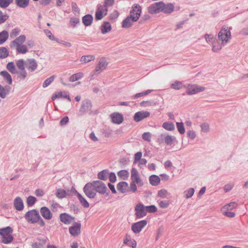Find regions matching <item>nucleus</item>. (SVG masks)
Masks as SVG:
<instances>
[{"label": "nucleus", "instance_id": "f257e3e1", "mask_svg": "<svg viewBox=\"0 0 248 248\" xmlns=\"http://www.w3.org/2000/svg\"><path fill=\"white\" fill-rule=\"evenodd\" d=\"M107 190V187L106 185L99 180L88 183L83 187V191L85 194L90 199L95 198L97 192L101 194H104Z\"/></svg>", "mask_w": 248, "mask_h": 248}, {"label": "nucleus", "instance_id": "f03ea898", "mask_svg": "<svg viewBox=\"0 0 248 248\" xmlns=\"http://www.w3.org/2000/svg\"><path fill=\"white\" fill-rule=\"evenodd\" d=\"M231 27L224 25L217 34V40L213 44L212 50L214 52H219L225 45H227L231 40Z\"/></svg>", "mask_w": 248, "mask_h": 248}, {"label": "nucleus", "instance_id": "7ed1b4c3", "mask_svg": "<svg viewBox=\"0 0 248 248\" xmlns=\"http://www.w3.org/2000/svg\"><path fill=\"white\" fill-rule=\"evenodd\" d=\"M26 40V37L25 35H20L11 42L10 47L15 48L17 53L25 54L28 52L27 46L24 44Z\"/></svg>", "mask_w": 248, "mask_h": 248}, {"label": "nucleus", "instance_id": "20e7f679", "mask_svg": "<svg viewBox=\"0 0 248 248\" xmlns=\"http://www.w3.org/2000/svg\"><path fill=\"white\" fill-rule=\"evenodd\" d=\"M13 229L10 227H7L0 229V234L1 236V242L4 244H9L13 240L12 236Z\"/></svg>", "mask_w": 248, "mask_h": 248}, {"label": "nucleus", "instance_id": "39448f33", "mask_svg": "<svg viewBox=\"0 0 248 248\" xmlns=\"http://www.w3.org/2000/svg\"><path fill=\"white\" fill-rule=\"evenodd\" d=\"M16 64L19 70L18 78L23 80L25 79L28 76L27 72L25 69V61L23 59H19L16 61Z\"/></svg>", "mask_w": 248, "mask_h": 248}, {"label": "nucleus", "instance_id": "423d86ee", "mask_svg": "<svg viewBox=\"0 0 248 248\" xmlns=\"http://www.w3.org/2000/svg\"><path fill=\"white\" fill-rule=\"evenodd\" d=\"M25 218L29 223H35L40 219V216L37 210L33 209L26 213Z\"/></svg>", "mask_w": 248, "mask_h": 248}, {"label": "nucleus", "instance_id": "0eeeda50", "mask_svg": "<svg viewBox=\"0 0 248 248\" xmlns=\"http://www.w3.org/2000/svg\"><path fill=\"white\" fill-rule=\"evenodd\" d=\"M161 12L165 14H171L175 11H179L180 9L179 6L175 7L174 4L171 2L165 3L161 1Z\"/></svg>", "mask_w": 248, "mask_h": 248}, {"label": "nucleus", "instance_id": "6e6552de", "mask_svg": "<svg viewBox=\"0 0 248 248\" xmlns=\"http://www.w3.org/2000/svg\"><path fill=\"white\" fill-rule=\"evenodd\" d=\"M186 93L188 95H193L203 92L205 88L195 84H189L186 86Z\"/></svg>", "mask_w": 248, "mask_h": 248}, {"label": "nucleus", "instance_id": "1a4fd4ad", "mask_svg": "<svg viewBox=\"0 0 248 248\" xmlns=\"http://www.w3.org/2000/svg\"><path fill=\"white\" fill-rule=\"evenodd\" d=\"M157 140L160 143H165L168 145H171L177 141L175 136L167 134H161L159 136Z\"/></svg>", "mask_w": 248, "mask_h": 248}, {"label": "nucleus", "instance_id": "9d476101", "mask_svg": "<svg viewBox=\"0 0 248 248\" xmlns=\"http://www.w3.org/2000/svg\"><path fill=\"white\" fill-rule=\"evenodd\" d=\"M108 62L105 57H101L95 67V70L93 72V75H98L106 69L108 65Z\"/></svg>", "mask_w": 248, "mask_h": 248}, {"label": "nucleus", "instance_id": "9b49d317", "mask_svg": "<svg viewBox=\"0 0 248 248\" xmlns=\"http://www.w3.org/2000/svg\"><path fill=\"white\" fill-rule=\"evenodd\" d=\"M92 108V103L89 100H84L82 101L78 110V115L82 116L90 111Z\"/></svg>", "mask_w": 248, "mask_h": 248}, {"label": "nucleus", "instance_id": "f8f14e48", "mask_svg": "<svg viewBox=\"0 0 248 248\" xmlns=\"http://www.w3.org/2000/svg\"><path fill=\"white\" fill-rule=\"evenodd\" d=\"M108 8L102 5H98L95 14V19L97 21L101 20L108 14Z\"/></svg>", "mask_w": 248, "mask_h": 248}, {"label": "nucleus", "instance_id": "ddd939ff", "mask_svg": "<svg viewBox=\"0 0 248 248\" xmlns=\"http://www.w3.org/2000/svg\"><path fill=\"white\" fill-rule=\"evenodd\" d=\"M141 10V6L137 4H134L131 8L129 16H131L134 20L138 21L140 16Z\"/></svg>", "mask_w": 248, "mask_h": 248}, {"label": "nucleus", "instance_id": "4468645a", "mask_svg": "<svg viewBox=\"0 0 248 248\" xmlns=\"http://www.w3.org/2000/svg\"><path fill=\"white\" fill-rule=\"evenodd\" d=\"M135 210V215L138 218H141L145 217L147 214L145 206L140 203L138 204L136 206Z\"/></svg>", "mask_w": 248, "mask_h": 248}, {"label": "nucleus", "instance_id": "2eb2a0df", "mask_svg": "<svg viewBox=\"0 0 248 248\" xmlns=\"http://www.w3.org/2000/svg\"><path fill=\"white\" fill-rule=\"evenodd\" d=\"M147 224V220H140L133 223L131 226V230L135 233H140L142 231L143 228L146 226Z\"/></svg>", "mask_w": 248, "mask_h": 248}, {"label": "nucleus", "instance_id": "dca6fc26", "mask_svg": "<svg viewBox=\"0 0 248 248\" xmlns=\"http://www.w3.org/2000/svg\"><path fill=\"white\" fill-rule=\"evenodd\" d=\"M81 223L78 222H75L69 228L70 234L74 237L79 235L81 233Z\"/></svg>", "mask_w": 248, "mask_h": 248}, {"label": "nucleus", "instance_id": "f3484780", "mask_svg": "<svg viewBox=\"0 0 248 248\" xmlns=\"http://www.w3.org/2000/svg\"><path fill=\"white\" fill-rule=\"evenodd\" d=\"M161 2H157L151 4L147 8L148 13L151 15H155L161 12Z\"/></svg>", "mask_w": 248, "mask_h": 248}, {"label": "nucleus", "instance_id": "a211bd4d", "mask_svg": "<svg viewBox=\"0 0 248 248\" xmlns=\"http://www.w3.org/2000/svg\"><path fill=\"white\" fill-rule=\"evenodd\" d=\"M131 179L132 182L136 183L139 186H141L143 185V182L140 177L139 173L137 170L135 168H132L131 170Z\"/></svg>", "mask_w": 248, "mask_h": 248}, {"label": "nucleus", "instance_id": "6ab92c4d", "mask_svg": "<svg viewBox=\"0 0 248 248\" xmlns=\"http://www.w3.org/2000/svg\"><path fill=\"white\" fill-rule=\"evenodd\" d=\"M60 219L64 224L69 225L74 222L75 217L67 213H63L60 214Z\"/></svg>", "mask_w": 248, "mask_h": 248}, {"label": "nucleus", "instance_id": "aec40b11", "mask_svg": "<svg viewBox=\"0 0 248 248\" xmlns=\"http://www.w3.org/2000/svg\"><path fill=\"white\" fill-rule=\"evenodd\" d=\"M111 122L115 124H120L124 121L123 114L119 112H113L110 115Z\"/></svg>", "mask_w": 248, "mask_h": 248}, {"label": "nucleus", "instance_id": "412c9836", "mask_svg": "<svg viewBox=\"0 0 248 248\" xmlns=\"http://www.w3.org/2000/svg\"><path fill=\"white\" fill-rule=\"evenodd\" d=\"M26 64L28 71L31 72L35 71L38 67L37 61L33 58L27 59Z\"/></svg>", "mask_w": 248, "mask_h": 248}, {"label": "nucleus", "instance_id": "4be33fe9", "mask_svg": "<svg viewBox=\"0 0 248 248\" xmlns=\"http://www.w3.org/2000/svg\"><path fill=\"white\" fill-rule=\"evenodd\" d=\"M150 113L147 111H140L136 112L134 116V120L136 122L141 121L144 118L148 117Z\"/></svg>", "mask_w": 248, "mask_h": 248}, {"label": "nucleus", "instance_id": "5701e85b", "mask_svg": "<svg viewBox=\"0 0 248 248\" xmlns=\"http://www.w3.org/2000/svg\"><path fill=\"white\" fill-rule=\"evenodd\" d=\"M62 98H67L69 101H71V99L69 96L68 92L65 91L56 92L53 94L52 96V99L53 100Z\"/></svg>", "mask_w": 248, "mask_h": 248}, {"label": "nucleus", "instance_id": "b1692460", "mask_svg": "<svg viewBox=\"0 0 248 248\" xmlns=\"http://www.w3.org/2000/svg\"><path fill=\"white\" fill-rule=\"evenodd\" d=\"M14 206L15 209L17 211H22L23 210L24 205L23 201L19 197H17L14 200Z\"/></svg>", "mask_w": 248, "mask_h": 248}, {"label": "nucleus", "instance_id": "393cba45", "mask_svg": "<svg viewBox=\"0 0 248 248\" xmlns=\"http://www.w3.org/2000/svg\"><path fill=\"white\" fill-rule=\"evenodd\" d=\"M40 213L42 217L46 219L50 220L52 218V215L50 210L46 207H42L40 209Z\"/></svg>", "mask_w": 248, "mask_h": 248}, {"label": "nucleus", "instance_id": "a878e982", "mask_svg": "<svg viewBox=\"0 0 248 248\" xmlns=\"http://www.w3.org/2000/svg\"><path fill=\"white\" fill-rule=\"evenodd\" d=\"M136 21H137L134 20L131 16H129L123 20L122 27L126 29L129 28L133 25L134 22Z\"/></svg>", "mask_w": 248, "mask_h": 248}, {"label": "nucleus", "instance_id": "bb28decb", "mask_svg": "<svg viewBox=\"0 0 248 248\" xmlns=\"http://www.w3.org/2000/svg\"><path fill=\"white\" fill-rule=\"evenodd\" d=\"M124 243L129 247H132V248H136L137 243L134 239H131L130 235L126 234L124 240Z\"/></svg>", "mask_w": 248, "mask_h": 248}, {"label": "nucleus", "instance_id": "cd10ccee", "mask_svg": "<svg viewBox=\"0 0 248 248\" xmlns=\"http://www.w3.org/2000/svg\"><path fill=\"white\" fill-rule=\"evenodd\" d=\"M95 56L93 55H86L82 56L80 59V62L82 64H86L95 60Z\"/></svg>", "mask_w": 248, "mask_h": 248}, {"label": "nucleus", "instance_id": "c85d7f7f", "mask_svg": "<svg viewBox=\"0 0 248 248\" xmlns=\"http://www.w3.org/2000/svg\"><path fill=\"white\" fill-rule=\"evenodd\" d=\"M100 29L101 32L104 34L110 31L112 28L110 24L108 22L105 21L103 22Z\"/></svg>", "mask_w": 248, "mask_h": 248}, {"label": "nucleus", "instance_id": "c756f323", "mask_svg": "<svg viewBox=\"0 0 248 248\" xmlns=\"http://www.w3.org/2000/svg\"><path fill=\"white\" fill-rule=\"evenodd\" d=\"M0 75L2 77L4 80L8 83L9 85H11L12 83V78L10 74L6 71H2L0 72Z\"/></svg>", "mask_w": 248, "mask_h": 248}, {"label": "nucleus", "instance_id": "7c9ffc66", "mask_svg": "<svg viewBox=\"0 0 248 248\" xmlns=\"http://www.w3.org/2000/svg\"><path fill=\"white\" fill-rule=\"evenodd\" d=\"M82 20L85 26H89L93 23V17L91 15L88 14L83 16Z\"/></svg>", "mask_w": 248, "mask_h": 248}, {"label": "nucleus", "instance_id": "2f4dec72", "mask_svg": "<svg viewBox=\"0 0 248 248\" xmlns=\"http://www.w3.org/2000/svg\"><path fill=\"white\" fill-rule=\"evenodd\" d=\"M128 185L125 182H121L117 185V189L122 193H125L127 191Z\"/></svg>", "mask_w": 248, "mask_h": 248}, {"label": "nucleus", "instance_id": "473e14b6", "mask_svg": "<svg viewBox=\"0 0 248 248\" xmlns=\"http://www.w3.org/2000/svg\"><path fill=\"white\" fill-rule=\"evenodd\" d=\"M10 93V87L3 86L0 84V96L2 98H5Z\"/></svg>", "mask_w": 248, "mask_h": 248}, {"label": "nucleus", "instance_id": "72a5a7b5", "mask_svg": "<svg viewBox=\"0 0 248 248\" xmlns=\"http://www.w3.org/2000/svg\"><path fill=\"white\" fill-rule=\"evenodd\" d=\"M7 69L12 74H17L18 75V70L16 68L14 62H9L6 65Z\"/></svg>", "mask_w": 248, "mask_h": 248}, {"label": "nucleus", "instance_id": "f704fd0d", "mask_svg": "<svg viewBox=\"0 0 248 248\" xmlns=\"http://www.w3.org/2000/svg\"><path fill=\"white\" fill-rule=\"evenodd\" d=\"M149 180L151 185L153 186H158L160 182V178L156 175H152L149 177Z\"/></svg>", "mask_w": 248, "mask_h": 248}, {"label": "nucleus", "instance_id": "c9c22d12", "mask_svg": "<svg viewBox=\"0 0 248 248\" xmlns=\"http://www.w3.org/2000/svg\"><path fill=\"white\" fill-rule=\"evenodd\" d=\"M171 88L178 90H180L184 87H186L183 82L175 80L173 83H171L170 85Z\"/></svg>", "mask_w": 248, "mask_h": 248}, {"label": "nucleus", "instance_id": "e433bc0d", "mask_svg": "<svg viewBox=\"0 0 248 248\" xmlns=\"http://www.w3.org/2000/svg\"><path fill=\"white\" fill-rule=\"evenodd\" d=\"M237 206V203L236 202H231L223 206L221 208V211H231L236 208Z\"/></svg>", "mask_w": 248, "mask_h": 248}, {"label": "nucleus", "instance_id": "4c0bfd02", "mask_svg": "<svg viewBox=\"0 0 248 248\" xmlns=\"http://www.w3.org/2000/svg\"><path fill=\"white\" fill-rule=\"evenodd\" d=\"M204 38L205 39L206 43L209 45L212 46L213 47V44L216 42H215V38L213 34H205L204 35Z\"/></svg>", "mask_w": 248, "mask_h": 248}, {"label": "nucleus", "instance_id": "58836bf2", "mask_svg": "<svg viewBox=\"0 0 248 248\" xmlns=\"http://www.w3.org/2000/svg\"><path fill=\"white\" fill-rule=\"evenodd\" d=\"M77 197L79 201L81 204L85 208H88L89 207L90 204L87 201L84 197H83L80 193H78Z\"/></svg>", "mask_w": 248, "mask_h": 248}, {"label": "nucleus", "instance_id": "ea45409f", "mask_svg": "<svg viewBox=\"0 0 248 248\" xmlns=\"http://www.w3.org/2000/svg\"><path fill=\"white\" fill-rule=\"evenodd\" d=\"M9 37L8 32L6 31H3L0 32V45L3 44L6 41Z\"/></svg>", "mask_w": 248, "mask_h": 248}, {"label": "nucleus", "instance_id": "a19ab883", "mask_svg": "<svg viewBox=\"0 0 248 248\" xmlns=\"http://www.w3.org/2000/svg\"><path fill=\"white\" fill-rule=\"evenodd\" d=\"M15 2L18 7L25 8L29 5L30 0H15Z\"/></svg>", "mask_w": 248, "mask_h": 248}, {"label": "nucleus", "instance_id": "79ce46f5", "mask_svg": "<svg viewBox=\"0 0 248 248\" xmlns=\"http://www.w3.org/2000/svg\"><path fill=\"white\" fill-rule=\"evenodd\" d=\"M201 131L204 133H207L210 132V127L209 124L204 122L200 124Z\"/></svg>", "mask_w": 248, "mask_h": 248}, {"label": "nucleus", "instance_id": "37998d69", "mask_svg": "<svg viewBox=\"0 0 248 248\" xmlns=\"http://www.w3.org/2000/svg\"><path fill=\"white\" fill-rule=\"evenodd\" d=\"M109 174V171L107 170H104L100 171L98 174V178L102 180H106L107 179Z\"/></svg>", "mask_w": 248, "mask_h": 248}, {"label": "nucleus", "instance_id": "c03bdc74", "mask_svg": "<svg viewBox=\"0 0 248 248\" xmlns=\"http://www.w3.org/2000/svg\"><path fill=\"white\" fill-rule=\"evenodd\" d=\"M83 77V74L81 72H78L75 74L72 75L69 78V81L71 82H75L80 79Z\"/></svg>", "mask_w": 248, "mask_h": 248}, {"label": "nucleus", "instance_id": "a18cd8bd", "mask_svg": "<svg viewBox=\"0 0 248 248\" xmlns=\"http://www.w3.org/2000/svg\"><path fill=\"white\" fill-rule=\"evenodd\" d=\"M117 174L122 179L126 180L129 177V173L127 170H121L118 171Z\"/></svg>", "mask_w": 248, "mask_h": 248}, {"label": "nucleus", "instance_id": "49530a36", "mask_svg": "<svg viewBox=\"0 0 248 248\" xmlns=\"http://www.w3.org/2000/svg\"><path fill=\"white\" fill-rule=\"evenodd\" d=\"M162 127L167 130L172 131L175 129L174 124L170 122H166L162 124Z\"/></svg>", "mask_w": 248, "mask_h": 248}, {"label": "nucleus", "instance_id": "de8ad7c7", "mask_svg": "<svg viewBox=\"0 0 248 248\" xmlns=\"http://www.w3.org/2000/svg\"><path fill=\"white\" fill-rule=\"evenodd\" d=\"M9 55V51L5 47H0V59H5Z\"/></svg>", "mask_w": 248, "mask_h": 248}, {"label": "nucleus", "instance_id": "09e8293b", "mask_svg": "<svg viewBox=\"0 0 248 248\" xmlns=\"http://www.w3.org/2000/svg\"><path fill=\"white\" fill-rule=\"evenodd\" d=\"M153 91L152 90H148L145 92L139 93L135 94L134 95L131 97L132 99H135L136 98L142 97L144 95H147L148 94L151 93Z\"/></svg>", "mask_w": 248, "mask_h": 248}, {"label": "nucleus", "instance_id": "8fccbe9b", "mask_svg": "<svg viewBox=\"0 0 248 248\" xmlns=\"http://www.w3.org/2000/svg\"><path fill=\"white\" fill-rule=\"evenodd\" d=\"M55 78V76H52L46 78L43 83V87L45 88L48 87L54 81Z\"/></svg>", "mask_w": 248, "mask_h": 248}, {"label": "nucleus", "instance_id": "3c124183", "mask_svg": "<svg viewBox=\"0 0 248 248\" xmlns=\"http://www.w3.org/2000/svg\"><path fill=\"white\" fill-rule=\"evenodd\" d=\"M66 194V191L61 188L58 189L56 193V196L59 199H62L65 197Z\"/></svg>", "mask_w": 248, "mask_h": 248}, {"label": "nucleus", "instance_id": "603ef678", "mask_svg": "<svg viewBox=\"0 0 248 248\" xmlns=\"http://www.w3.org/2000/svg\"><path fill=\"white\" fill-rule=\"evenodd\" d=\"M79 22L80 19L79 18L73 17L70 18L69 25L71 27L74 28Z\"/></svg>", "mask_w": 248, "mask_h": 248}, {"label": "nucleus", "instance_id": "864d4df0", "mask_svg": "<svg viewBox=\"0 0 248 248\" xmlns=\"http://www.w3.org/2000/svg\"><path fill=\"white\" fill-rule=\"evenodd\" d=\"M195 189L193 188H189L184 191L185 196L186 199L191 198L194 195Z\"/></svg>", "mask_w": 248, "mask_h": 248}, {"label": "nucleus", "instance_id": "5fc2aeb1", "mask_svg": "<svg viewBox=\"0 0 248 248\" xmlns=\"http://www.w3.org/2000/svg\"><path fill=\"white\" fill-rule=\"evenodd\" d=\"M176 125L179 133L181 134H184L185 133L184 123L182 122H177Z\"/></svg>", "mask_w": 248, "mask_h": 248}, {"label": "nucleus", "instance_id": "6e6d98bb", "mask_svg": "<svg viewBox=\"0 0 248 248\" xmlns=\"http://www.w3.org/2000/svg\"><path fill=\"white\" fill-rule=\"evenodd\" d=\"M168 196L169 193L165 189H162L158 191L157 196L161 198H166Z\"/></svg>", "mask_w": 248, "mask_h": 248}, {"label": "nucleus", "instance_id": "4d7b16f0", "mask_svg": "<svg viewBox=\"0 0 248 248\" xmlns=\"http://www.w3.org/2000/svg\"><path fill=\"white\" fill-rule=\"evenodd\" d=\"M13 1V0H0V7L5 8L12 3Z\"/></svg>", "mask_w": 248, "mask_h": 248}, {"label": "nucleus", "instance_id": "13d9d810", "mask_svg": "<svg viewBox=\"0 0 248 248\" xmlns=\"http://www.w3.org/2000/svg\"><path fill=\"white\" fill-rule=\"evenodd\" d=\"M20 32V30L18 28H15L13 29L10 34V36L11 38H14L18 36Z\"/></svg>", "mask_w": 248, "mask_h": 248}, {"label": "nucleus", "instance_id": "bf43d9fd", "mask_svg": "<svg viewBox=\"0 0 248 248\" xmlns=\"http://www.w3.org/2000/svg\"><path fill=\"white\" fill-rule=\"evenodd\" d=\"M152 134L149 132H144L142 135V138L148 142L151 141Z\"/></svg>", "mask_w": 248, "mask_h": 248}, {"label": "nucleus", "instance_id": "052dcab7", "mask_svg": "<svg viewBox=\"0 0 248 248\" xmlns=\"http://www.w3.org/2000/svg\"><path fill=\"white\" fill-rule=\"evenodd\" d=\"M36 199L33 196H29L27 199V203L29 206L33 205L36 202Z\"/></svg>", "mask_w": 248, "mask_h": 248}, {"label": "nucleus", "instance_id": "680f3d73", "mask_svg": "<svg viewBox=\"0 0 248 248\" xmlns=\"http://www.w3.org/2000/svg\"><path fill=\"white\" fill-rule=\"evenodd\" d=\"M9 18V16L7 14H3L0 10V24L5 22Z\"/></svg>", "mask_w": 248, "mask_h": 248}, {"label": "nucleus", "instance_id": "e2e57ef3", "mask_svg": "<svg viewBox=\"0 0 248 248\" xmlns=\"http://www.w3.org/2000/svg\"><path fill=\"white\" fill-rule=\"evenodd\" d=\"M159 206L161 208H167L169 205V202L167 200L161 201L158 203Z\"/></svg>", "mask_w": 248, "mask_h": 248}, {"label": "nucleus", "instance_id": "0e129e2a", "mask_svg": "<svg viewBox=\"0 0 248 248\" xmlns=\"http://www.w3.org/2000/svg\"><path fill=\"white\" fill-rule=\"evenodd\" d=\"M44 32L46 35L51 40H57V39L52 35L51 31L49 30H45Z\"/></svg>", "mask_w": 248, "mask_h": 248}, {"label": "nucleus", "instance_id": "69168bd1", "mask_svg": "<svg viewBox=\"0 0 248 248\" xmlns=\"http://www.w3.org/2000/svg\"><path fill=\"white\" fill-rule=\"evenodd\" d=\"M142 154L140 152H137L134 155V163L136 164L138 163V161L141 159H142Z\"/></svg>", "mask_w": 248, "mask_h": 248}, {"label": "nucleus", "instance_id": "338daca9", "mask_svg": "<svg viewBox=\"0 0 248 248\" xmlns=\"http://www.w3.org/2000/svg\"><path fill=\"white\" fill-rule=\"evenodd\" d=\"M234 186V184L230 183L225 185L224 186V190L225 192H228L231 190Z\"/></svg>", "mask_w": 248, "mask_h": 248}, {"label": "nucleus", "instance_id": "774afa93", "mask_svg": "<svg viewBox=\"0 0 248 248\" xmlns=\"http://www.w3.org/2000/svg\"><path fill=\"white\" fill-rule=\"evenodd\" d=\"M147 213H155L157 211V208L155 205L145 206Z\"/></svg>", "mask_w": 248, "mask_h": 248}]
</instances>
